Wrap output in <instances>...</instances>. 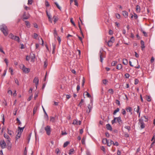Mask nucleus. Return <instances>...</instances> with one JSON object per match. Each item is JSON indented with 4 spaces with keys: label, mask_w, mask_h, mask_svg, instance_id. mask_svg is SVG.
I'll use <instances>...</instances> for the list:
<instances>
[{
    "label": "nucleus",
    "mask_w": 155,
    "mask_h": 155,
    "mask_svg": "<svg viewBox=\"0 0 155 155\" xmlns=\"http://www.w3.org/2000/svg\"><path fill=\"white\" fill-rule=\"evenodd\" d=\"M0 29L5 36H6L8 35V29L5 25L3 24L1 25L0 26Z\"/></svg>",
    "instance_id": "1"
},
{
    "label": "nucleus",
    "mask_w": 155,
    "mask_h": 155,
    "mask_svg": "<svg viewBox=\"0 0 155 155\" xmlns=\"http://www.w3.org/2000/svg\"><path fill=\"white\" fill-rule=\"evenodd\" d=\"M139 124H140V127L141 129H143L145 126L143 122V117H141V118L139 120Z\"/></svg>",
    "instance_id": "2"
},
{
    "label": "nucleus",
    "mask_w": 155,
    "mask_h": 155,
    "mask_svg": "<svg viewBox=\"0 0 155 155\" xmlns=\"http://www.w3.org/2000/svg\"><path fill=\"white\" fill-rule=\"evenodd\" d=\"M22 66L21 68L23 72L25 73H28L30 71V69L27 68H26L24 65H22Z\"/></svg>",
    "instance_id": "3"
},
{
    "label": "nucleus",
    "mask_w": 155,
    "mask_h": 155,
    "mask_svg": "<svg viewBox=\"0 0 155 155\" xmlns=\"http://www.w3.org/2000/svg\"><path fill=\"white\" fill-rule=\"evenodd\" d=\"M45 130L46 131V134L48 135H50L51 132V128L49 126L47 125L45 128Z\"/></svg>",
    "instance_id": "4"
},
{
    "label": "nucleus",
    "mask_w": 155,
    "mask_h": 155,
    "mask_svg": "<svg viewBox=\"0 0 155 155\" xmlns=\"http://www.w3.org/2000/svg\"><path fill=\"white\" fill-rule=\"evenodd\" d=\"M4 136L5 138L6 139H7V141H6L8 145L10 144V138L9 136L6 134H4Z\"/></svg>",
    "instance_id": "5"
},
{
    "label": "nucleus",
    "mask_w": 155,
    "mask_h": 155,
    "mask_svg": "<svg viewBox=\"0 0 155 155\" xmlns=\"http://www.w3.org/2000/svg\"><path fill=\"white\" fill-rule=\"evenodd\" d=\"M33 82L35 83V87L36 89L37 88V86L39 83V80L37 77H35L33 80Z\"/></svg>",
    "instance_id": "6"
},
{
    "label": "nucleus",
    "mask_w": 155,
    "mask_h": 155,
    "mask_svg": "<svg viewBox=\"0 0 155 155\" xmlns=\"http://www.w3.org/2000/svg\"><path fill=\"white\" fill-rule=\"evenodd\" d=\"M0 145L2 149H4L5 147L6 143L4 140L1 141L0 143Z\"/></svg>",
    "instance_id": "7"
},
{
    "label": "nucleus",
    "mask_w": 155,
    "mask_h": 155,
    "mask_svg": "<svg viewBox=\"0 0 155 155\" xmlns=\"http://www.w3.org/2000/svg\"><path fill=\"white\" fill-rule=\"evenodd\" d=\"M99 55H100V61L101 63H102L103 60V56L102 53V50L100 51L99 53Z\"/></svg>",
    "instance_id": "8"
},
{
    "label": "nucleus",
    "mask_w": 155,
    "mask_h": 155,
    "mask_svg": "<svg viewBox=\"0 0 155 155\" xmlns=\"http://www.w3.org/2000/svg\"><path fill=\"white\" fill-rule=\"evenodd\" d=\"M92 104L91 103H90L88 105L87 107H88V109L89 110H86V112L87 113H89L91 112V110L92 109Z\"/></svg>",
    "instance_id": "9"
},
{
    "label": "nucleus",
    "mask_w": 155,
    "mask_h": 155,
    "mask_svg": "<svg viewBox=\"0 0 155 155\" xmlns=\"http://www.w3.org/2000/svg\"><path fill=\"white\" fill-rule=\"evenodd\" d=\"M116 120H117V121L118 123L119 124L121 125L122 122L120 117L119 116L117 117H116Z\"/></svg>",
    "instance_id": "10"
},
{
    "label": "nucleus",
    "mask_w": 155,
    "mask_h": 155,
    "mask_svg": "<svg viewBox=\"0 0 155 155\" xmlns=\"http://www.w3.org/2000/svg\"><path fill=\"white\" fill-rule=\"evenodd\" d=\"M106 127L107 130L112 131V129L111 126L109 124H107L106 125Z\"/></svg>",
    "instance_id": "11"
},
{
    "label": "nucleus",
    "mask_w": 155,
    "mask_h": 155,
    "mask_svg": "<svg viewBox=\"0 0 155 155\" xmlns=\"http://www.w3.org/2000/svg\"><path fill=\"white\" fill-rule=\"evenodd\" d=\"M122 13L123 15L124 16L125 18H126L127 17L128 15V13L127 11H122Z\"/></svg>",
    "instance_id": "12"
},
{
    "label": "nucleus",
    "mask_w": 155,
    "mask_h": 155,
    "mask_svg": "<svg viewBox=\"0 0 155 155\" xmlns=\"http://www.w3.org/2000/svg\"><path fill=\"white\" fill-rule=\"evenodd\" d=\"M46 14L47 15L48 18L49 19V21L51 23L52 22V21H51V15L48 14V12L47 11H46Z\"/></svg>",
    "instance_id": "13"
},
{
    "label": "nucleus",
    "mask_w": 155,
    "mask_h": 155,
    "mask_svg": "<svg viewBox=\"0 0 155 155\" xmlns=\"http://www.w3.org/2000/svg\"><path fill=\"white\" fill-rule=\"evenodd\" d=\"M13 40L17 41L18 42H20V38L18 36H15Z\"/></svg>",
    "instance_id": "14"
},
{
    "label": "nucleus",
    "mask_w": 155,
    "mask_h": 155,
    "mask_svg": "<svg viewBox=\"0 0 155 155\" xmlns=\"http://www.w3.org/2000/svg\"><path fill=\"white\" fill-rule=\"evenodd\" d=\"M141 48L142 50H143V49L145 48V47L144 46V42L142 40L141 41Z\"/></svg>",
    "instance_id": "15"
},
{
    "label": "nucleus",
    "mask_w": 155,
    "mask_h": 155,
    "mask_svg": "<svg viewBox=\"0 0 155 155\" xmlns=\"http://www.w3.org/2000/svg\"><path fill=\"white\" fill-rule=\"evenodd\" d=\"M126 110H127V112H129L131 113V114H132V113L131 112V111L132 110V109L131 107H127L126 108Z\"/></svg>",
    "instance_id": "16"
},
{
    "label": "nucleus",
    "mask_w": 155,
    "mask_h": 155,
    "mask_svg": "<svg viewBox=\"0 0 155 155\" xmlns=\"http://www.w3.org/2000/svg\"><path fill=\"white\" fill-rule=\"evenodd\" d=\"M7 130H8V133L9 135L12 136L14 134V132L11 130H9L8 128L7 129Z\"/></svg>",
    "instance_id": "17"
},
{
    "label": "nucleus",
    "mask_w": 155,
    "mask_h": 155,
    "mask_svg": "<svg viewBox=\"0 0 155 155\" xmlns=\"http://www.w3.org/2000/svg\"><path fill=\"white\" fill-rule=\"evenodd\" d=\"M123 63L125 65H127L128 64L127 59L126 58L123 59Z\"/></svg>",
    "instance_id": "18"
},
{
    "label": "nucleus",
    "mask_w": 155,
    "mask_h": 155,
    "mask_svg": "<svg viewBox=\"0 0 155 155\" xmlns=\"http://www.w3.org/2000/svg\"><path fill=\"white\" fill-rule=\"evenodd\" d=\"M136 11L137 12H139L140 11V6L137 5L136 7Z\"/></svg>",
    "instance_id": "19"
},
{
    "label": "nucleus",
    "mask_w": 155,
    "mask_h": 155,
    "mask_svg": "<svg viewBox=\"0 0 155 155\" xmlns=\"http://www.w3.org/2000/svg\"><path fill=\"white\" fill-rule=\"evenodd\" d=\"M25 23L26 24V25L27 26V28H30L31 27V25L29 22L28 21H25Z\"/></svg>",
    "instance_id": "20"
},
{
    "label": "nucleus",
    "mask_w": 155,
    "mask_h": 155,
    "mask_svg": "<svg viewBox=\"0 0 155 155\" xmlns=\"http://www.w3.org/2000/svg\"><path fill=\"white\" fill-rule=\"evenodd\" d=\"M122 68V65L121 64H119L117 65L116 68L118 70H120Z\"/></svg>",
    "instance_id": "21"
},
{
    "label": "nucleus",
    "mask_w": 155,
    "mask_h": 155,
    "mask_svg": "<svg viewBox=\"0 0 155 155\" xmlns=\"http://www.w3.org/2000/svg\"><path fill=\"white\" fill-rule=\"evenodd\" d=\"M25 127V126L23 127H18V130H19V132L22 133L23 132Z\"/></svg>",
    "instance_id": "22"
},
{
    "label": "nucleus",
    "mask_w": 155,
    "mask_h": 155,
    "mask_svg": "<svg viewBox=\"0 0 155 155\" xmlns=\"http://www.w3.org/2000/svg\"><path fill=\"white\" fill-rule=\"evenodd\" d=\"M43 110L44 111V112L45 113V118H46L47 120H48V117L47 115V114L46 113V112L45 111V109H44V108L43 107Z\"/></svg>",
    "instance_id": "23"
},
{
    "label": "nucleus",
    "mask_w": 155,
    "mask_h": 155,
    "mask_svg": "<svg viewBox=\"0 0 155 155\" xmlns=\"http://www.w3.org/2000/svg\"><path fill=\"white\" fill-rule=\"evenodd\" d=\"M23 19H28L29 18L28 15H26L25 13H24L23 15Z\"/></svg>",
    "instance_id": "24"
},
{
    "label": "nucleus",
    "mask_w": 155,
    "mask_h": 155,
    "mask_svg": "<svg viewBox=\"0 0 155 155\" xmlns=\"http://www.w3.org/2000/svg\"><path fill=\"white\" fill-rule=\"evenodd\" d=\"M52 46L53 48V51H52V53L53 54L54 52L55 49L56 45L55 44L52 43Z\"/></svg>",
    "instance_id": "25"
},
{
    "label": "nucleus",
    "mask_w": 155,
    "mask_h": 155,
    "mask_svg": "<svg viewBox=\"0 0 155 155\" xmlns=\"http://www.w3.org/2000/svg\"><path fill=\"white\" fill-rule=\"evenodd\" d=\"M30 57L32 60L34 59L35 58V55L33 53H31L30 54Z\"/></svg>",
    "instance_id": "26"
},
{
    "label": "nucleus",
    "mask_w": 155,
    "mask_h": 155,
    "mask_svg": "<svg viewBox=\"0 0 155 155\" xmlns=\"http://www.w3.org/2000/svg\"><path fill=\"white\" fill-rule=\"evenodd\" d=\"M105 42L106 43H107V45L109 47H111L112 45V44L113 43L110 42L109 41H108L107 42V41H105Z\"/></svg>",
    "instance_id": "27"
},
{
    "label": "nucleus",
    "mask_w": 155,
    "mask_h": 155,
    "mask_svg": "<svg viewBox=\"0 0 155 155\" xmlns=\"http://www.w3.org/2000/svg\"><path fill=\"white\" fill-rule=\"evenodd\" d=\"M74 152V150L73 149H71L69 151L68 154L69 155H71L73 154V152Z\"/></svg>",
    "instance_id": "28"
},
{
    "label": "nucleus",
    "mask_w": 155,
    "mask_h": 155,
    "mask_svg": "<svg viewBox=\"0 0 155 155\" xmlns=\"http://www.w3.org/2000/svg\"><path fill=\"white\" fill-rule=\"evenodd\" d=\"M69 143H70V142L69 141H67L64 144L63 147H66Z\"/></svg>",
    "instance_id": "29"
},
{
    "label": "nucleus",
    "mask_w": 155,
    "mask_h": 155,
    "mask_svg": "<svg viewBox=\"0 0 155 155\" xmlns=\"http://www.w3.org/2000/svg\"><path fill=\"white\" fill-rule=\"evenodd\" d=\"M53 18L54 19V23H55L58 21V18L57 16H54L53 17Z\"/></svg>",
    "instance_id": "30"
},
{
    "label": "nucleus",
    "mask_w": 155,
    "mask_h": 155,
    "mask_svg": "<svg viewBox=\"0 0 155 155\" xmlns=\"http://www.w3.org/2000/svg\"><path fill=\"white\" fill-rule=\"evenodd\" d=\"M17 110H18V109L16 107L14 108V110L13 111V114L14 115H16L17 112Z\"/></svg>",
    "instance_id": "31"
},
{
    "label": "nucleus",
    "mask_w": 155,
    "mask_h": 155,
    "mask_svg": "<svg viewBox=\"0 0 155 155\" xmlns=\"http://www.w3.org/2000/svg\"><path fill=\"white\" fill-rule=\"evenodd\" d=\"M119 108H117V109L114 111L113 114L114 115H115L117 112L119 111Z\"/></svg>",
    "instance_id": "32"
},
{
    "label": "nucleus",
    "mask_w": 155,
    "mask_h": 155,
    "mask_svg": "<svg viewBox=\"0 0 155 155\" xmlns=\"http://www.w3.org/2000/svg\"><path fill=\"white\" fill-rule=\"evenodd\" d=\"M114 41V37L112 36L110 40H109L108 41H109L110 42L113 43Z\"/></svg>",
    "instance_id": "33"
},
{
    "label": "nucleus",
    "mask_w": 155,
    "mask_h": 155,
    "mask_svg": "<svg viewBox=\"0 0 155 155\" xmlns=\"http://www.w3.org/2000/svg\"><path fill=\"white\" fill-rule=\"evenodd\" d=\"M21 133L19 132H18L17 135V139L18 138H19L20 137V136H21Z\"/></svg>",
    "instance_id": "34"
},
{
    "label": "nucleus",
    "mask_w": 155,
    "mask_h": 155,
    "mask_svg": "<svg viewBox=\"0 0 155 155\" xmlns=\"http://www.w3.org/2000/svg\"><path fill=\"white\" fill-rule=\"evenodd\" d=\"M108 92L111 94H114V91L113 89H110L108 91Z\"/></svg>",
    "instance_id": "35"
},
{
    "label": "nucleus",
    "mask_w": 155,
    "mask_h": 155,
    "mask_svg": "<svg viewBox=\"0 0 155 155\" xmlns=\"http://www.w3.org/2000/svg\"><path fill=\"white\" fill-rule=\"evenodd\" d=\"M108 140L106 138L102 140V142L103 143H107Z\"/></svg>",
    "instance_id": "36"
},
{
    "label": "nucleus",
    "mask_w": 155,
    "mask_h": 155,
    "mask_svg": "<svg viewBox=\"0 0 155 155\" xmlns=\"http://www.w3.org/2000/svg\"><path fill=\"white\" fill-rule=\"evenodd\" d=\"M54 4L56 5L57 7L60 10H61V7L58 5V3L57 2H54Z\"/></svg>",
    "instance_id": "37"
},
{
    "label": "nucleus",
    "mask_w": 155,
    "mask_h": 155,
    "mask_svg": "<svg viewBox=\"0 0 155 155\" xmlns=\"http://www.w3.org/2000/svg\"><path fill=\"white\" fill-rule=\"evenodd\" d=\"M111 142H112V144L114 146H118L119 145L117 141L115 142V143H114V141H111Z\"/></svg>",
    "instance_id": "38"
},
{
    "label": "nucleus",
    "mask_w": 155,
    "mask_h": 155,
    "mask_svg": "<svg viewBox=\"0 0 155 155\" xmlns=\"http://www.w3.org/2000/svg\"><path fill=\"white\" fill-rule=\"evenodd\" d=\"M81 143L83 144H85V138L84 137L81 140Z\"/></svg>",
    "instance_id": "39"
},
{
    "label": "nucleus",
    "mask_w": 155,
    "mask_h": 155,
    "mask_svg": "<svg viewBox=\"0 0 155 155\" xmlns=\"http://www.w3.org/2000/svg\"><path fill=\"white\" fill-rule=\"evenodd\" d=\"M147 100L148 101H151V97L150 96H147Z\"/></svg>",
    "instance_id": "40"
},
{
    "label": "nucleus",
    "mask_w": 155,
    "mask_h": 155,
    "mask_svg": "<svg viewBox=\"0 0 155 155\" xmlns=\"http://www.w3.org/2000/svg\"><path fill=\"white\" fill-rule=\"evenodd\" d=\"M84 102V100L83 99H81L80 103L78 104V106L80 107H81V106L82 105V104Z\"/></svg>",
    "instance_id": "41"
},
{
    "label": "nucleus",
    "mask_w": 155,
    "mask_h": 155,
    "mask_svg": "<svg viewBox=\"0 0 155 155\" xmlns=\"http://www.w3.org/2000/svg\"><path fill=\"white\" fill-rule=\"evenodd\" d=\"M117 63V62L115 61H113L111 63V65L112 66H115Z\"/></svg>",
    "instance_id": "42"
},
{
    "label": "nucleus",
    "mask_w": 155,
    "mask_h": 155,
    "mask_svg": "<svg viewBox=\"0 0 155 155\" xmlns=\"http://www.w3.org/2000/svg\"><path fill=\"white\" fill-rule=\"evenodd\" d=\"M124 128L125 129H127L128 130V131H129L130 130V126H125L124 127Z\"/></svg>",
    "instance_id": "43"
},
{
    "label": "nucleus",
    "mask_w": 155,
    "mask_h": 155,
    "mask_svg": "<svg viewBox=\"0 0 155 155\" xmlns=\"http://www.w3.org/2000/svg\"><path fill=\"white\" fill-rule=\"evenodd\" d=\"M70 21L71 23L74 26L76 27V25L74 23V22L73 21V18H70Z\"/></svg>",
    "instance_id": "44"
},
{
    "label": "nucleus",
    "mask_w": 155,
    "mask_h": 155,
    "mask_svg": "<svg viewBox=\"0 0 155 155\" xmlns=\"http://www.w3.org/2000/svg\"><path fill=\"white\" fill-rule=\"evenodd\" d=\"M111 141H113L110 140V142L109 143L108 142V140L107 143V145L109 146H110L112 144V142H111Z\"/></svg>",
    "instance_id": "45"
},
{
    "label": "nucleus",
    "mask_w": 155,
    "mask_h": 155,
    "mask_svg": "<svg viewBox=\"0 0 155 155\" xmlns=\"http://www.w3.org/2000/svg\"><path fill=\"white\" fill-rule=\"evenodd\" d=\"M14 81H15V83L18 85H19V81L16 78H15L14 79Z\"/></svg>",
    "instance_id": "46"
},
{
    "label": "nucleus",
    "mask_w": 155,
    "mask_h": 155,
    "mask_svg": "<svg viewBox=\"0 0 155 155\" xmlns=\"http://www.w3.org/2000/svg\"><path fill=\"white\" fill-rule=\"evenodd\" d=\"M122 114L123 115H125L126 114V112L125 110L124 109H122Z\"/></svg>",
    "instance_id": "47"
},
{
    "label": "nucleus",
    "mask_w": 155,
    "mask_h": 155,
    "mask_svg": "<svg viewBox=\"0 0 155 155\" xmlns=\"http://www.w3.org/2000/svg\"><path fill=\"white\" fill-rule=\"evenodd\" d=\"M45 5L46 7H48L49 6V4L48 2L46 0L45 1Z\"/></svg>",
    "instance_id": "48"
},
{
    "label": "nucleus",
    "mask_w": 155,
    "mask_h": 155,
    "mask_svg": "<svg viewBox=\"0 0 155 155\" xmlns=\"http://www.w3.org/2000/svg\"><path fill=\"white\" fill-rule=\"evenodd\" d=\"M141 31L144 34V35L146 37H147L148 36V35L146 32H145L144 31H143L142 30H141Z\"/></svg>",
    "instance_id": "49"
},
{
    "label": "nucleus",
    "mask_w": 155,
    "mask_h": 155,
    "mask_svg": "<svg viewBox=\"0 0 155 155\" xmlns=\"http://www.w3.org/2000/svg\"><path fill=\"white\" fill-rule=\"evenodd\" d=\"M16 120L17 121V123H18V125H20L21 124V123L18 118H17Z\"/></svg>",
    "instance_id": "50"
},
{
    "label": "nucleus",
    "mask_w": 155,
    "mask_h": 155,
    "mask_svg": "<svg viewBox=\"0 0 155 155\" xmlns=\"http://www.w3.org/2000/svg\"><path fill=\"white\" fill-rule=\"evenodd\" d=\"M139 82V80L137 79H135L134 80V84L135 85L137 84Z\"/></svg>",
    "instance_id": "51"
},
{
    "label": "nucleus",
    "mask_w": 155,
    "mask_h": 155,
    "mask_svg": "<svg viewBox=\"0 0 155 155\" xmlns=\"http://www.w3.org/2000/svg\"><path fill=\"white\" fill-rule=\"evenodd\" d=\"M116 117H114V120H112L111 123L112 124H114L116 123Z\"/></svg>",
    "instance_id": "52"
},
{
    "label": "nucleus",
    "mask_w": 155,
    "mask_h": 155,
    "mask_svg": "<svg viewBox=\"0 0 155 155\" xmlns=\"http://www.w3.org/2000/svg\"><path fill=\"white\" fill-rule=\"evenodd\" d=\"M14 36H14V35H13L12 34V33H11V34L9 35V37H10V38H11L12 39H13V38H14Z\"/></svg>",
    "instance_id": "53"
},
{
    "label": "nucleus",
    "mask_w": 155,
    "mask_h": 155,
    "mask_svg": "<svg viewBox=\"0 0 155 155\" xmlns=\"http://www.w3.org/2000/svg\"><path fill=\"white\" fill-rule=\"evenodd\" d=\"M55 120L54 118L52 117H50V120L52 122H54Z\"/></svg>",
    "instance_id": "54"
},
{
    "label": "nucleus",
    "mask_w": 155,
    "mask_h": 155,
    "mask_svg": "<svg viewBox=\"0 0 155 155\" xmlns=\"http://www.w3.org/2000/svg\"><path fill=\"white\" fill-rule=\"evenodd\" d=\"M31 133L28 136V137H27V139L28 140V142L29 141V140H30V138H31Z\"/></svg>",
    "instance_id": "55"
},
{
    "label": "nucleus",
    "mask_w": 155,
    "mask_h": 155,
    "mask_svg": "<svg viewBox=\"0 0 155 155\" xmlns=\"http://www.w3.org/2000/svg\"><path fill=\"white\" fill-rule=\"evenodd\" d=\"M85 93H86V95H87V97H91V95L88 92H87V91H86Z\"/></svg>",
    "instance_id": "56"
},
{
    "label": "nucleus",
    "mask_w": 155,
    "mask_h": 155,
    "mask_svg": "<svg viewBox=\"0 0 155 155\" xmlns=\"http://www.w3.org/2000/svg\"><path fill=\"white\" fill-rule=\"evenodd\" d=\"M38 36V35L36 33H34V34L33 38L35 39H36Z\"/></svg>",
    "instance_id": "57"
},
{
    "label": "nucleus",
    "mask_w": 155,
    "mask_h": 155,
    "mask_svg": "<svg viewBox=\"0 0 155 155\" xmlns=\"http://www.w3.org/2000/svg\"><path fill=\"white\" fill-rule=\"evenodd\" d=\"M33 2V1L32 0H28V5H31L32 4Z\"/></svg>",
    "instance_id": "58"
},
{
    "label": "nucleus",
    "mask_w": 155,
    "mask_h": 155,
    "mask_svg": "<svg viewBox=\"0 0 155 155\" xmlns=\"http://www.w3.org/2000/svg\"><path fill=\"white\" fill-rule=\"evenodd\" d=\"M115 103L117 104L118 105H120V102L118 100H116Z\"/></svg>",
    "instance_id": "59"
},
{
    "label": "nucleus",
    "mask_w": 155,
    "mask_h": 155,
    "mask_svg": "<svg viewBox=\"0 0 155 155\" xmlns=\"http://www.w3.org/2000/svg\"><path fill=\"white\" fill-rule=\"evenodd\" d=\"M73 124H78V121L75 120H73Z\"/></svg>",
    "instance_id": "60"
},
{
    "label": "nucleus",
    "mask_w": 155,
    "mask_h": 155,
    "mask_svg": "<svg viewBox=\"0 0 155 155\" xmlns=\"http://www.w3.org/2000/svg\"><path fill=\"white\" fill-rule=\"evenodd\" d=\"M55 152L57 154H58L60 152L59 149V148H56L55 150Z\"/></svg>",
    "instance_id": "61"
},
{
    "label": "nucleus",
    "mask_w": 155,
    "mask_h": 155,
    "mask_svg": "<svg viewBox=\"0 0 155 155\" xmlns=\"http://www.w3.org/2000/svg\"><path fill=\"white\" fill-rule=\"evenodd\" d=\"M155 143V141L154 140L153 142L151 143L150 145V148H152L154 145V144Z\"/></svg>",
    "instance_id": "62"
},
{
    "label": "nucleus",
    "mask_w": 155,
    "mask_h": 155,
    "mask_svg": "<svg viewBox=\"0 0 155 155\" xmlns=\"http://www.w3.org/2000/svg\"><path fill=\"white\" fill-rule=\"evenodd\" d=\"M116 16L117 18L118 19H119L120 18V15L119 14H116Z\"/></svg>",
    "instance_id": "63"
},
{
    "label": "nucleus",
    "mask_w": 155,
    "mask_h": 155,
    "mask_svg": "<svg viewBox=\"0 0 155 155\" xmlns=\"http://www.w3.org/2000/svg\"><path fill=\"white\" fill-rule=\"evenodd\" d=\"M125 76L126 78H128L130 76V75L128 73H126L125 74Z\"/></svg>",
    "instance_id": "64"
}]
</instances>
